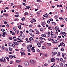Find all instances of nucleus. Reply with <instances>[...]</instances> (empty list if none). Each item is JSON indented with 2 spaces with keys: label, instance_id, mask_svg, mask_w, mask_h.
<instances>
[{
  "label": "nucleus",
  "instance_id": "nucleus-1",
  "mask_svg": "<svg viewBox=\"0 0 67 67\" xmlns=\"http://www.w3.org/2000/svg\"><path fill=\"white\" fill-rule=\"evenodd\" d=\"M24 64L25 66H28L29 65V62L27 61H26L25 62Z\"/></svg>",
  "mask_w": 67,
  "mask_h": 67
},
{
  "label": "nucleus",
  "instance_id": "nucleus-2",
  "mask_svg": "<svg viewBox=\"0 0 67 67\" xmlns=\"http://www.w3.org/2000/svg\"><path fill=\"white\" fill-rule=\"evenodd\" d=\"M34 47H33L31 48V51L32 52H35V50L34 49Z\"/></svg>",
  "mask_w": 67,
  "mask_h": 67
},
{
  "label": "nucleus",
  "instance_id": "nucleus-3",
  "mask_svg": "<svg viewBox=\"0 0 67 67\" xmlns=\"http://www.w3.org/2000/svg\"><path fill=\"white\" fill-rule=\"evenodd\" d=\"M2 60L4 62H5V59L4 57H3L2 58Z\"/></svg>",
  "mask_w": 67,
  "mask_h": 67
},
{
  "label": "nucleus",
  "instance_id": "nucleus-4",
  "mask_svg": "<svg viewBox=\"0 0 67 67\" xmlns=\"http://www.w3.org/2000/svg\"><path fill=\"white\" fill-rule=\"evenodd\" d=\"M56 35L55 34H53V36H52V37H53V38H55L56 37Z\"/></svg>",
  "mask_w": 67,
  "mask_h": 67
},
{
  "label": "nucleus",
  "instance_id": "nucleus-5",
  "mask_svg": "<svg viewBox=\"0 0 67 67\" xmlns=\"http://www.w3.org/2000/svg\"><path fill=\"white\" fill-rule=\"evenodd\" d=\"M20 53L21 54V56L22 55H25V53L23 52H20Z\"/></svg>",
  "mask_w": 67,
  "mask_h": 67
},
{
  "label": "nucleus",
  "instance_id": "nucleus-6",
  "mask_svg": "<svg viewBox=\"0 0 67 67\" xmlns=\"http://www.w3.org/2000/svg\"><path fill=\"white\" fill-rule=\"evenodd\" d=\"M48 14H47V13H46L45 15H44L43 16L44 17H47L48 16Z\"/></svg>",
  "mask_w": 67,
  "mask_h": 67
},
{
  "label": "nucleus",
  "instance_id": "nucleus-7",
  "mask_svg": "<svg viewBox=\"0 0 67 67\" xmlns=\"http://www.w3.org/2000/svg\"><path fill=\"white\" fill-rule=\"evenodd\" d=\"M36 20L35 19H32L30 21L31 22V23H33V22H35Z\"/></svg>",
  "mask_w": 67,
  "mask_h": 67
},
{
  "label": "nucleus",
  "instance_id": "nucleus-8",
  "mask_svg": "<svg viewBox=\"0 0 67 67\" xmlns=\"http://www.w3.org/2000/svg\"><path fill=\"white\" fill-rule=\"evenodd\" d=\"M30 63H31L32 64H33V65L34 63V61L33 60H30Z\"/></svg>",
  "mask_w": 67,
  "mask_h": 67
},
{
  "label": "nucleus",
  "instance_id": "nucleus-9",
  "mask_svg": "<svg viewBox=\"0 0 67 67\" xmlns=\"http://www.w3.org/2000/svg\"><path fill=\"white\" fill-rule=\"evenodd\" d=\"M37 45L38 47H41V44L40 42H38L37 43Z\"/></svg>",
  "mask_w": 67,
  "mask_h": 67
},
{
  "label": "nucleus",
  "instance_id": "nucleus-10",
  "mask_svg": "<svg viewBox=\"0 0 67 67\" xmlns=\"http://www.w3.org/2000/svg\"><path fill=\"white\" fill-rule=\"evenodd\" d=\"M51 61L52 62H55V59L54 58H52V59H51Z\"/></svg>",
  "mask_w": 67,
  "mask_h": 67
},
{
  "label": "nucleus",
  "instance_id": "nucleus-11",
  "mask_svg": "<svg viewBox=\"0 0 67 67\" xmlns=\"http://www.w3.org/2000/svg\"><path fill=\"white\" fill-rule=\"evenodd\" d=\"M13 43L16 45H19V43L17 42H14Z\"/></svg>",
  "mask_w": 67,
  "mask_h": 67
},
{
  "label": "nucleus",
  "instance_id": "nucleus-12",
  "mask_svg": "<svg viewBox=\"0 0 67 67\" xmlns=\"http://www.w3.org/2000/svg\"><path fill=\"white\" fill-rule=\"evenodd\" d=\"M51 36V34L50 32H48V34H47V36L48 37H49Z\"/></svg>",
  "mask_w": 67,
  "mask_h": 67
},
{
  "label": "nucleus",
  "instance_id": "nucleus-13",
  "mask_svg": "<svg viewBox=\"0 0 67 67\" xmlns=\"http://www.w3.org/2000/svg\"><path fill=\"white\" fill-rule=\"evenodd\" d=\"M41 36L43 37H45L46 36V35L45 34H42L41 35Z\"/></svg>",
  "mask_w": 67,
  "mask_h": 67
},
{
  "label": "nucleus",
  "instance_id": "nucleus-14",
  "mask_svg": "<svg viewBox=\"0 0 67 67\" xmlns=\"http://www.w3.org/2000/svg\"><path fill=\"white\" fill-rule=\"evenodd\" d=\"M29 40L30 41H32L33 40V38L32 37H30L29 38Z\"/></svg>",
  "mask_w": 67,
  "mask_h": 67
},
{
  "label": "nucleus",
  "instance_id": "nucleus-15",
  "mask_svg": "<svg viewBox=\"0 0 67 67\" xmlns=\"http://www.w3.org/2000/svg\"><path fill=\"white\" fill-rule=\"evenodd\" d=\"M57 40H54L53 41V43H56L57 42Z\"/></svg>",
  "mask_w": 67,
  "mask_h": 67
},
{
  "label": "nucleus",
  "instance_id": "nucleus-16",
  "mask_svg": "<svg viewBox=\"0 0 67 67\" xmlns=\"http://www.w3.org/2000/svg\"><path fill=\"white\" fill-rule=\"evenodd\" d=\"M27 48L28 49H31V48L30 47H29V46L28 45L27 46Z\"/></svg>",
  "mask_w": 67,
  "mask_h": 67
},
{
  "label": "nucleus",
  "instance_id": "nucleus-17",
  "mask_svg": "<svg viewBox=\"0 0 67 67\" xmlns=\"http://www.w3.org/2000/svg\"><path fill=\"white\" fill-rule=\"evenodd\" d=\"M51 44L49 43H48L47 44V46H51Z\"/></svg>",
  "mask_w": 67,
  "mask_h": 67
},
{
  "label": "nucleus",
  "instance_id": "nucleus-18",
  "mask_svg": "<svg viewBox=\"0 0 67 67\" xmlns=\"http://www.w3.org/2000/svg\"><path fill=\"white\" fill-rule=\"evenodd\" d=\"M60 60L61 62H63V58H60Z\"/></svg>",
  "mask_w": 67,
  "mask_h": 67
},
{
  "label": "nucleus",
  "instance_id": "nucleus-19",
  "mask_svg": "<svg viewBox=\"0 0 67 67\" xmlns=\"http://www.w3.org/2000/svg\"><path fill=\"white\" fill-rule=\"evenodd\" d=\"M62 34L63 35H64V36H66V34L65 33V32H63L62 33Z\"/></svg>",
  "mask_w": 67,
  "mask_h": 67
},
{
  "label": "nucleus",
  "instance_id": "nucleus-20",
  "mask_svg": "<svg viewBox=\"0 0 67 67\" xmlns=\"http://www.w3.org/2000/svg\"><path fill=\"white\" fill-rule=\"evenodd\" d=\"M36 13L37 14H40L41 13V12H40L38 11Z\"/></svg>",
  "mask_w": 67,
  "mask_h": 67
},
{
  "label": "nucleus",
  "instance_id": "nucleus-21",
  "mask_svg": "<svg viewBox=\"0 0 67 67\" xmlns=\"http://www.w3.org/2000/svg\"><path fill=\"white\" fill-rule=\"evenodd\" d=\"M9 56L10 58H11V59H12V58H13V56H12V55H9Z\"/></svg>",
  "mask_w": 67,
  "mask_h": 67
},
{
  "label": "nucleus",
  "instance_id": "nucleus-22",
  "mask_svg": "<svg viewBox=\"0 0 67 67\" xmlns=\"http://www.w3.org/2000/svg\"><path fill=\"white\" fill-rule=\"evenodd\" d=\"M29 31L30 32H34V30H32V29H30Z\"/></svg>",
  "mask_w": 67,
  "mask_h": 67
},
{
  "label": "nucleus",
  "instance_id": "nucleus-23",
  "mask_svg": "<svg viewBox=\"0 0 67 67\" xmlns=\"http://www.w3.org/2000/svg\"><path fill=\"white\" fill-rule=\"evenodd\" d=\"M46 23L44 22H43L42 23V25H45V24Z\"/></svg>",
  "mask_w": 67,
  "mask_h": 67
},
{
  "label": "nucleus",
  "instance_id": "nucleus-24",
  "mask_svg": "<svg viewBox=\"0 0 67 67\" xmlns=\"http://www.w3.org/2000/svg\"><path fill=\"white\" fill-rule=\"evenodd\" d=\"M8 45L9 46H12V44H11V43H10L8 44Z\"/></svg>",
  "mask_w": 67,
  "mask_h": 67
},
{
  "label": "nucleus",
  "instance_id": "nucleus-25",
  "mask_svg": "<svg viewBox=\"0 0 67 67\" xmlns=\"http://www.w3.org/2000/svg\"><path fill=\"white\" fill-rule=\"evenodd\" d=\"M60 53L58 52V53L57 56H60Z\"/></svg>",
  "mask_w": 67,
  "mask_h": 67
},
{
  "label": "nucleus",
  "instance_id": "nucleus-26",
  "mask_svg": "<svg viewBox=\"0 0 67 67\" xmlns=\"http://www.w3.org/2000/svg\"><path fill=\"white\" fill-rule=\"evenodd\" d=\"M1 30L2 32H4L5 31V30L3 29H2Z\"/></svg>",
  "mask_w": 67,
  "mask_h": 67
},
{
  "label": "nucleus",
  "instance_id": "nucleus-27",
  "mask_svg": "<svg viewBox=\"0 0 67 67\" xmlns=\"http://www.w3.org/2000/svg\"><path fill=\"white\" fill-rule=\"evenodd\" d=\"M42 49H46L45 47V46H43L42 47Z\"/></svg>",
  "mask_w": 67,
  "mask_h": 67
},
{
  "label": "nucleus",
  "instance_id": "nucleus-28",
  "mask_svg": "<svg viewBox=\"0 0 67 67\" xmlns=\"http://www.w3.org/2000/svg\"><path fill=\"white\" fill-rule=\"evenodd\" d=\"M25 18L24 17H23L22 18V21H24V20H25Z\"/></svg>",
  "mask_w": 67,
  "mask_h": 67
},
{
  "label": "nucleus",
  "instance_id": "nucleus-29",
  "mask_svg": "<svg viewBox=\"0 0 67 67\" xmlns=\"http://www.w3.org/2000/svg\"><path fill=\"white\" fill-rule=\"evenodd\" d=\"M52 24H53V25H56V23H55L54 22H53L52 23Z\"/></svg>",
  "mask_w": 67,
  "mask_h": 67
},
{
  "label": "nucleus",
  "instance_id": "nucleus-30",
  "mask_svg": "<svg viewBox=\"0 0 67 67\" xmlns=\"http://www.w3.org/2000/svg\"><path fill=\"white\" fill-rule=\"evenodd\" d=\"M2 36L3 37H5V35L4 34H3Z\"/></svg>",
  "mask_w": 67,
  "mask_h": 67
},
{
  "label": "nucleus",
  "instance_id": "nucleus-31",
  "mask_svg": "<svg viewBox=\"0 0 67 67\" xmlns=\"http://www.w3.org/2000/svg\"><path fill=\"white\" fill-rule=\"evenodd\" d=\"M56 54H57V52H55L53 53V55H55Z\"/></svg>",
  "mask_w": 67,
  "mask_h": 67
},
{
  "label": "nucleus",
  "instance_id": "nucleus-32",
  "mask_svg": "<svg viewBox=\"0 0 67 67\" xmlns=\"http://www.w3.org/2000/svg\"><path fill=\"white\" fill-rule=\"evenodd\" d=\"M9 40H12V37H9Z\"/></svg>",
  "mask_w": 67,
  "mask_h": 67
},
{
  "label": "nucleus",
  "instance_id": "nucleus-33",
  "mask_svg": "<svg viewBox=\"0 0 67 67\" xmlns=\"http://www.w3.org/2000/svg\"><path fill=\"white\" fill-rule=\"evenodd\" d=\"M40 40H41L42 41H43V38L41 37H40Z\"/></svg>",
  "mask_w": 67,
  "mask_h": 67
},
{
  "label": "nucleus",
  "instance_id": "nucleus-34",
  "mask_svg": "<svg viewBox=\"0 0 67 67\" xmlns=\"http://www.w3.org/2000/svg\"><path fill=\"white\" fill-rule=\"evenodd\" d=\"M6 59H7V60L9 61V58H8V57H6Z\"/></svg>",
  "mask_w": 67,
  "mask_h": 67
},
{
  "label": "nucleus",
  "instance_id": "nucleus-35",
  "mask_svg": "<svg viewBox=\"0 0 67 67\" xmlns=\"http://www.w3.org/2000/svg\"><path fill=\"white\" fill-rule=\"evenodd\" d=\"M21 51H23V52L24 51V49L22 48H21Z\"/></svg>",
  "mask_w": 67,
  "mask_h": 67
},
{
  "label": "nucleus",
  "instance_id": "nucleus-36",
  "mask_svg": "<svg viewBox=\"0 0 67 67\" xmlns=\"http://www.w3.org/2000/svg\"><path fill=\"white\" fill-rule=\"evenodd\" d=\"M44 66H48V64L47 63H45L44 64Z\"/></svg>",
  "mask_w": 67,
  "mask_h": 67
},
{
  "label": "nucleus",
  "instance_id": "nucleus-37",
  "mask_svg": "<svg viewBox=\"0 0 67 67\" xmlns=\"http://www.w3.org/2000/svg\"><path fill=\"white\" fill-rule=\"evenodd\" d=\"M40 43H44V41H40Z\"/></svg>",
  "mask_w": 67,
  "mask_h": 67
},
{
  "label": "nucleus",
  "instance_id": "nucleus-38",
  "mask_svg": "<svg viewBox=\"0 0 67 67\" xmlns=\"http://www.w3.org/2000/svg\"><path fill=\"white\" fill-rule=\"evenodd\" d=\"M55 28L56 30H58V29H59V28L57 27H56Z\"/></svg>",
  "mask_w": 67,
  "mask_h": 67
},
{
  "label": "nucleus",
  "instance_id": "nucleus-39",
  "mask_svg": "<svg viewBox=\"0 0 67 67\" xmlns=\"http://www.w3.org/2000/svg\"><path fill=\"white\" fill-rule=\"evenodd\" d=\"M50 21H51L52 22V21H53V19H50Z\"/></svg>",
  "mask_w": 67,
  "mask_h": 67
},
{
  "label": "nucleus",
  "instance_id": "nucleus-40",
  "mask_svg": "<svg viewBox=\"0 0 67 67\" xmlns=\"http://www.w3.org/2000/svg\"><path fill=\"white\" fill-rule=\"evenodd\" d=\"M37 52H38V53H39V52H40V50H39V49H37Z\"/></svg>",
  "mask_w": 67,
  "mask_h": 67
},
{
  "label": "nucleus",
  "instance_id": "nucleus-41",
  "mask_svg": "<svg viewBox=\"0 0 67 67\" xmlns=\"http://www.w3.org/2000/svg\"><path fill=\"white\" fill-rule=\"evenodd\" d=\"M9 50H10V51H12V48L10 47H9Z\"/></svg>",
  "mask_w": 67,
  "mask_h": 67
},
{
  "label": "nucleus",
  "instance_id": "nucleus-42",
  "mask_svg": "<svg viewBox=\"0 0 67 67\" xmlns=\"http://www.w3.org/2000/svg\"><path fill=\"white\" fill-rule=\"evenodd\" d=\"M25 15H28V13L27 12H26L25 13Z\"/></svg>",
  "mask_w": 67,
  "mask_h": 67
},
{
  "label": "nucleus",
  "instance_id": "nucleus-43",
  "mask_svg": "<svg viewBox=\"0 0 67 67\" xmlns=\"http://www.w3.org/2000/svg\"><path fill=\"white\" fill-rule=\"evenodd\" d=\"M18 28L19 29H21V25H19L18 26Z\"/></svg>",
  "mask_w": 67,
  "mask_h": 67
},
{
  "label": "nucleus",
  "instance_id": "nucleus-44",
  "mask_svg": "<svg viewBox=\"0 0 67 67\" xmlns=\"http://www.w3.org/2000/svg\"><path fill=\"white\" fill-rule=\"evenodd\" d=\"M59 19L60 20H63V18L61 17H60L59 18Z\"/></svg>",
  "mask_w": 67,
  "mask_h": 67
},
{
  "label": "nucleus",
  "instance_id": "nucleus-45",
  "mask_svg": "<svg viewBox=\"0 0 67 67\" xmlns=\"http://www.w3.org/2000/svg\"><path fill=\"white\" fill-rule=\"evenodd\" d=\"M29 34H30V35L31 36H32V35H33V34L31 32Z\"/></svg>",
  "mask_w": 67,
  "mask_h": 67
},
{
  "label": "nucleus",
  "instance_id": "nucleus-46",
  "mask_svg": "<svg viewBox=\"0 0 67 67\" xmlns=\"http://www.w3.org/2000/svg\"><path fill=\"white\" fill-rule=\"evenodd\" d=\"M26 8H27V9H30V7L29 6H26Z\"/></svg>",
  "mask_w": 67,
  "mask_h": 67
},
{
  "label": "nucleus",
  "instance_id": "nucleus-47",
  "mask_svg": "<svg viewBox=\"0 0 67 67\" xmlns=\"http://www.w3.org/2000/svg\"><path fill=\"white\" fill-rule=\"evenodd\" d=\"M12 46L13 47H15V45L14 44H12Z\"/></svg>",
  "mask_w": 67,
  "mask_h": 67
},
{
  "label": "nucleus",
  "instance_id": "nucleus-48",
  "mask_svg": "<svg viewBox=\"0 0 67 67\" xmlns=\"http://www.w3.org/2000/svg\"><path fill=\"white\" fill-rule=\"evenodd\" d=\"M16 62L17 63H20V60H16Z\"/></svg>",
  "mask_w": 67,
  "mask_h": 67
},
{
  "label": "nucleus",
  "instance_id": "nucleus-49",
  "mask_svg": "<svg viewBox=\"0 0 67 67\" xmlns=\"http://www.w3.org/2000/svg\"><path fill=\"white\" fill-rule=\"evenodd\" d=\"M6 26L8 27H9V24H7L6 25Z\"/></svg>",
  "mask_w": 67,
  "mask_h": 67
},
{
  "label": "nucleus",
  "instance_id": "nucleus-50",
  "mask_svg": "<svg viewBox=\"0 0 67 67\" xmlns=\"http://www.w3.org/2000/svg\"><path fill=\"white\" fill-rule=\"evenodd\" d=\"M55 34H58V32L57 31V30H56V32H55Z\"/></svg>",
  "mask_w": 67,
  "mask_h": 67
},
{
  "label": "nucleus",
  "instance_id": "nucleus-51",
  "mask_svg": "<svg viewBox=\"0 0 67 67\" xmlns=\"http://www.w3.org/2000/svg\"><path fill=\"white\" fill-rule=\"evenodd\" d=\"M45 57H47V56H48V55L47 54H45Z\"/></svg>",
  "mask_w": 67,
  "mask_h": 67
},
{
  "label": "nucleus",
  "instance_id": "nucleus-52",
  "mask_svg": "<svg viewBox=\"0 0 67 67\" xmlns=\"http://www.w3.org/2000/svg\"><path fill=\"white\" fill-rule=\"evenodd\" d=\"M60 65L62 66V67H63V64L62 63H61L60 64Z\"/></svg>",
  "mask_w": 67,
  "mask_h": 67
},
{
  "label": "nucleus",
  "instance_id": "nucleus-53",
  "mask_svg": "<svg viewBox=\"0 0 67 67\" xmlns=\"http://www.w3.org/2000/svg\"><path fill=\"white\" fill-rule=\"evenodd\" d=\"M36 33L37 34H38L39 33V32L38 31H37L36 32Z\"/></svg>",
  "mask_w": 67,
  "mask_h": 67
},
{
  "label": "nucleus",
  "instance_id": "nucleus-54",
  "mask_svg": "<svg viewBox=\"0 0 67 67\" xmlns=\"http://www.w3.org/2000/svg\"><path fill=\"white\" fill-rule=\"evenodd\" d=\"M29 47H30V48H31V47H32V45H29Z\"/></svg>",
  "mask_w": 67,
  "mask_h": 67
},
{
  "label": "nucleus",
  "instance_id": "nucleus-55",
  "mask_svg": "<svg viewBox=\"0 0 67 67\" xmlns=\"http://www.w3.org/2000/svg\"><path fill=\"white\" fill-rule=\"evenodd\" d=\"M23 37H24V38H25V35H23Z\"/></svg>",
  "mask_w": 67,
  "mask_h": 67
},
{
  "label": "nucleus",
  "instance_id": "nucleus-56",
  "mask_svg": "<svg viewBox=\"0 0 67 67\" xmlns=\"http://www.w3.org/2000/svg\"><path fill=\"white\" fill-rule=\"evenodd\" d=\"M50 22L49 20H48L47 21V23H48L49 24L50 23Z\"/></svg>",
  "mask_w": 67,
  "mask_h": 67
},
{
  "label": "nucleus",
  "instance_id": "nucleus-57",
  "mask_svg": "<svg viewBox=\"0 0 67 67\" xmlns=\"http://www.w3.org/2000/svg\"><path fill=\"white\" fill-rule=\"evenodd\" d=\"M29 26L30 27H32L33 26H32V25H29Z\"/></svg>",
  "mask_w": 67,
  "mask_h": 67
},
{
  "label": "nucleus",
  "instance_id": "nucleus-58",
  "mask_svg": "<svg viewBox=\"0 0 67 67\" xmlns=\"http://www.w3.org/2000/svg\"><path fill=\"white\" fill-rule=\"evenodd\" d=\"M12 34L13 35H15V33L14 32H13L12 33Z\"/></svg>",
  "mask_w": 67,
  "mask_h": 67
},
{
  "label": "nucleus",
  "instance_id": "nucleus-59",
  "mask_svg": "<svg viewBox=\"0 0 67 67\" xmlns=\"http://www.w3.org/2000/svg\"><path fill=\"white\" fill-rule=\"evenodd\" d=\"M30 49H28V52H31V51H30Z\"/></svg>",
  "mask_w": 67,
  "mask_h": 67
},
{
  "label": "nucleus",
  "instance_id": "nucleus-60",
  "mask_svg": "<svg viewBox=\"0 0 67 67\" xmlns=\"http://www.w3.org/2000/svg\"><path fill=\"white\" fill-rule=\"evenodd\" d=\"M62 55L63 57H64V56H65L64 53H62Z\"/></svg>",
  "mask_w": 67,
  "mask_h": 67
},
{
  "label": "nucleus",
  "instance_id": "nucleus-61",
  "mask_svg": "<svg viewBox=\"0 0 67 67\" xmlns=\"http://www.w3.org/2000/svg\"><path fill=\"white\" fill-rule=\"evenodd\" d=\"M15 16L16 17H18V16H19V15H15Z\"/></svg>",
  "mask_w": 67,
  "mask_h": 67
},
{
  "label": "nucleus",
  "instance_id": "nucleus-62",
  "mask_svg": "<svg viewBox=\"0 0 67 67\" xmlns=\"http://www.w3.org/2000/svg\"><path fill=\"white\" fill-rule=\"evenodd\" d=\"M61 51H64V49L63 48H61Z\"/></svg>",
  "mask_w": 67,
  "mask_h": 67
},
{
  "label": "nucleus",
  "instance_id": "nucleus-63",
  "mask_svg": "<svg viewBox=\"0 0 67 67\" xmlns=\"http://www.w3.org/2000/svg\"><path fill=\"white\" fill-rule=\"evenodd\" d=\"M56 60H59V58H56Z\"/></svg>",
  "mask_w": 67,
  "mask_h": 67
},
{
  "label": "nucleus",
  "instance_id": "nucleus-64",
  "mask_svg": "<svg viewBox=\"0 0 67 67\" xmlns=\"http://www.w3.org/2000/svg\"><path fill=\"white\" fill-rule=\"evenodd\" d=\"M58 37L59 38H61V36H58Z\"/></svg>",
  "mask_w": 67,
  "mask_h": 67
}]
</instances>
